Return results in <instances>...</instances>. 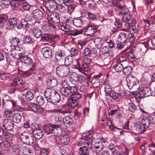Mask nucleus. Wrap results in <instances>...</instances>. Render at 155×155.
Segmentation results:
<instances>
[{
  "instance_id": "nucleus-1",
  "label": "nucleus",
  "mask_w": 155,
  "mask_h": 155,
  "mask_svg": "<svg viewBox=\"0 0 155 155\" xmlns=\"http://www.w3.org/2000/svg\"><path fill=\"white\" fill-rule=\"evenodd\" d=\"M131 15L129 12H127L123 15L122 20L125 22L124 24V27L127 29H129L130 31L132 30L133 32H136L139 28V25L137 23L136 20L132 19L131 22H128L131 20Z\"/></svg>"
},
{
  "instance_id": "nucleus-2",
  "label": "nucleus",
  "mask_w": 155,
  "mask_h": 155,
  "mask_svg": "<svg viewBox=\"0 0 155 155\" xmlns=\"http://www.w3.org/2000/svg\"><path fill=\"white\" fill-rule=\"evenodd\" d=\"M44 94L47 100L49 102L55 104L60 101V96L59 93L53 89H47Z\"/></svg>"
},
{
  "instance_id": "nucleus-3",
  "label": "nucleus",
  "mask_w": 155,
  "mask_h": 155,
  "mask_svg": "<svg viewBox=\"0 0 155 155\" xmlns=\"http://www.w3.org/2000/svg\"><path fill=\"white\" fill-rule=\"evenodd\" d=\"M44 131L48 134H53L54 136H58L61 133L60 126L58 125L50 123L48 126H45L43 127Z\"/></svg>"
},
{
  "instance_id": "nucleus-4",
  "label": "nucleus",
  "mask_w": 155,
  "mask_h": 155,
  "mask_svg": "<svg viewBox=\"0 0 155 155\" xmlns=\"http://www.w3.org/2000/svg\"><path fill=\"white\" fill-rule=\"evenodd\" d=\"M95 132L91 131H88L86 132H84L82 134L83 137H87L90 136L88 139H82L81 140V142L84 143L85 146L84 147H86L87 149H91L92 147V140L93 139H94L93 137V135L94 134Z\"/></svg>"
},
{
  "instance_id": "nucleus-5",
  "label": "nucleus",
  "mask_w": 155,
  "mask_h": 155,
  "mask_svg": "<svg viewBox=\"0 0 155 155\" xmlns=\"http://www.w3.org/2000/svg\"><path fill=\"white\" fill-rule=\"evenodd\" d=\"M70 67L66 64H59L56 68V74L61 77H66L70 73Z\"/></svg>"
},
{
  "instance_id": "nucleus-6",
  "label": "nucleus",
  "mask_w": 155,
  "mask_h": 155,
  "mask_svg": "<svg viewBox=\"0 0 155 155\" xmlns=\"http://www.w3.org/2000/svg\"><path fill=\"white\" fill-rule=\"evenodd\" d=\"M20 139L24 143L30 145L33 143V135L29 131H25L22 133L20 136Z\"/></svg>"
},
{
  "instance_id": "nucleus-7",
  "label": "nucleus",
  "mask_w": 155,
  "mask_h": 155,
  "mask_svg": "<svg viewBox=\"0 0 155 155\" xmlns=\"http://www.w3.org/2000/svg\"><path fill=\"white\" fill-rule=\"evenodd\" d=\"M40 125L38 123H33L30 125L32 132L35 138L39 140L41 138L43 135L42 130L40 128Z\"/></svg>"
},
{
  "instance_id": "nucleus-8",
  "label": "nucleus",
  "mask_w": 155,
  "mask_h": 155,
  "mask_svg": "<svg viewBox=\"0 0 155 155\" xmlns=\"http://www.w3.org/2000/svg\"><path fill=\"white\" fill-rule=\"evenodd\" d=\"M125 92L122 90L119 87H117L114 88L110 93L109 94V96L114 99H117L121 96L123 92Z\"/></svg>"
},
{
  "instance_id": "nucleus-9",
  "label": "nucleus",
  "mask_w": 155,
  "mask_h": 155,
  "mask_svg": "<svg viewBox=\"0 0 155 155\" xmlns=\"http://www.w3.org/2000/svg\"><path fill=\"white\" fill-rule=\"evenodd\" d=\"M58 3L57 0L50 1V2L46 1L45 6L48 10L49 12H52L57 10Z\"/></svg>"
},
{
  "instance_id": "nucleus-10",
  "label": "nucleus",
  "mask_w": 155,
  "mask_h": 155,
  "mask_svg": "<svg viewBox=\"0 0 155 155\" xmlns=\"http://www.w3.org/2000/svg\"><path fill=\"white\" fill-rule=\"evenodd\" d=\"M14 124L10 119H5L2 123V127L6 130L11 131L13 130Z\"/></svg>"
},
{
  "instance_id": "nucleus-11",
  "label": "nucleus",
  "mask_w": 155,
  "mask_h": 155,
  "mask_svg": "<svg viewBox=\"0 0 155 155\" xmlns=\"http://www.w3.org/2000/svg\"><path fill=\"white\" fill-rule=\"evenodd\" d=\"M76 64L75 65V68L78 69L79 71L84 73V72H87L89 70L88 65L85 63H83L80 65L78 59L76 60Z\"/></svg>"
},
{
  "instance_id": "nucleus-12",
  "label": "nucleus",
  "mask_w": 155,
  "mask_h": 155,
  "mask_svg": "<svg viewBox=\"0 0 155 155\" xmlns=\"http://www.w3.org/2000/svg\"><path fill=\"white\" fill-rule=\"evenodd\" d=\"M19 55L21 63L28 64H30L33 63L32 59L28 55H25L24 54L22 53H19Z\"/></svg>"
},
{
  "instance_id": "nucleus-13",
  "label": "nucleus",
  "mask_w": 155,
  "mask_h": 155,
  "mask_svg": "<svg viewBox=\"0 0 155 155\" xmlns=\"http://www.w3.org/2000/svg\"><path fill=\"white\" fill-rule=\"evenodd\" d=\"M116 8H115V12L117 15L119 16H122L127 12H128V10L126 6H121L116 7Z\"/></svg>"
},
{
  "instance_id": "nucleus-14",
  "label": "nucleus",
  "mask_w": 155,
  "mask_h": 155,
  "mask_svg": "<svg viewBox=\"0 0 155 155\" xmlns=\"http://www.w3.org/2000/svg\"><path fill=\"white\" fill-rule=\"evenodd\" d=\"M64 53L61 50L56 51L54 54L55 58L57 61H65L68 60V58H65L64 56Z\"/></svg>"
},
{
  "instance_id": "nucleus-15",
  "label": "nucleus",
  "mask_w": 155,
  "mask_h": 155,
  "mask_svg": "<svg viewBox=\"0 0 155 155\" xmlns=\"http://www.w3.org/2000/svg\"><path fill=\"white\" fill-rule=\"evenodd\" d=\"M134 129L135 130V133L139 134H141L145 132L146 130L140 122H137L135 123L134 125Z\"/></svg>"
},
{
  "instance_id": "nucleus-16",
  "label": "nucleus",
  "mask_w": 155,
  "mask_h": 155,
  "mask_svg": "<svg viewBox=\"0 0 155 155\" xmlns=\"http://www.w3.org/2000/svg\"><path fill=\"white\" fill-rule=\"evenodd\" d=\"M17 21V18L15 17H13L10 19L6 25L7 29L9 30L14 28L15 27L17 28L18 25Z\"/></svg>"
},
{
  "instance_id": "nucleus-17",
  "label": "nucleus",
  "mask_w": 155,
  "mask_h": 155,
  "mask_svg": "<svg viewBox=\"0 0 155 155\" xmlns=\"http://www.w3.org/2000/svg\"><path fill=\"white\" fill-rule=\"evenodd\" d=\"M102 74L101 73L94 76L91 78V83L94 87H97L101 84L100 79L99 77H101Z\"/></svg>"
},
{
  "instance_id": "nucleus-18",
  "label": "nucleus",
  "mask_w": 155,
  "mask_h": 155,
  "mask_svg": "<svg viewBox=\"0 0 155 155\" xmlns=\"http://www.w3.org/2000/svg\"><path fill=\"white\" fill-rule=\"evenodd\" d=\"M48 20L50 23H58L60 21L59 16L57 13H52L49 17Z\"/></svg>"
},
{
  "instance_id": "nucleus-19",
  "label": "nucleus",
  "mask_w": 155,
  "mask_h": 155,
  "mask_svg": "<svg viewBox=\"0 0 155 155\" xmlns=\"http://www.w3.org/2000/svg\"><path fill=\"white\" fill-rule=\"evenodd\" d=\"M97 28L96 26H89L84 30V33L87 36H91L94 34L97 31Z\"/></svg>"
},
{
  "instance_id": "nucleus-20",
  "label": "nucleus",
  "mask_w": 155,
  "mask_h": 155,
  "mask_svg": "<svg viewBox=\"0 0 155 155\" xmlns=\"http://www.w3.org/2000/svg\"><path fill=\"white\" fill-rule=\"evenodd\" d=\"M139 91L140 92V97L144 98L149 96L151 95V92L150 90V88L147 87H144L143 88L140 89Z\"/></svg>"
},
{
  "instance_id": "nucleus-21",
  "label": "nucleus",
  "mask_w": 155,
  "mask_h": 155,
  "mask_svg": "<svg viewBox=\"0 0 155 155\" xmlns=\"http://www.w3.org/2000/svg\"><path fill=\"white\" fill-rule=\"evenodd\" d=\"M127 84L129 89H131L134 85L138 83V81L133 77H129L126 79Z\"/></svg>"
},
{
  "instance_id": "nucleus-22",
  "label": "nucleus",
  "mask_w": 155,
  "mask_h": 155,
  "mask_svg": "<svg viewBox=\"0 0 155 155\" xmlns=\"http://www.w3.org/2000/svg\"><path fill=\"white\" fill-rule=\"evenodd\" d=\"M41 52L44 57L46 58H48L52 55V50L51 48L46 47L43 48Z\"/></svg>"
},
{
  "instance_id": "nucleus-23",
  "label": "nucleus",
  "mask_w": 155,
  "mask_h": 155,
  "mask_svg": "<svg viewBox=\"0 0 155 155\" xmlns=\"http://www.w3.org/2000/svg\"><path fill=\"white\" fill-rule=\"evenodd\" d=\"M29 106L31 110L35 113H39L42 112L43 111V109L41 107L35 103L30 104Z\"/></svg>"
},
{
  "instance_id": "nucleus-24",
  "label": "nucleus",
  "mask_w": 155,
  "mask_h": 155,
  "mask_svg": "<svg viewBox=\"0 0 155 155\" xmlns=\"http://www.w3.org/2000/svg\"><path fill=\"white\" fill-rule=\"evenodd\" d=\"M128 38V34L124 32H121L118 37V41L120 43L125 44Z\"/></svg>"
},
{
  "instance_id": "nucleus-25",
  "label": "nucleus",
  "mask_w": 155,
  "mask_h": 155,
  "mask_svg": "<svg viewBox=\"0 0 155 155\" xmlns=\"http://www.w3.org/2000/svg\"><path fill=\"white\" fill-rule=\"evenodd\" d=\"M29 27V24L27 21L25 19H23L21 20L20 24L18 25L17 28L19 29L23 28L24 30L26 31L28 30Z\"/></svg>"
},
{
  "instance_id": "nucleus-26",
  "label": "nucleus",
  "mask_w": 155,
  "mask_h": 155,
  "mask_svg": "<svg viewBox=\"0 0 155 155\" xmlns=\"http://www.w3.org/2000/svg\"><path fill=\"white\" fill-rule=\"evenodd\" d=\"M99 120L102 122L101 124L104 126H108L110 124L111 125L112 124L110 120L107 118L105 114L103 115L102 117L99 118Z\"/></svg>"
},
{
  "instance_id": "nucleus-27",
  "label": "nucleus",
  "mask_w": 155,
  "mask_h": 155,
  "mask_svg": "<svg viewBox=\"0 0 155 155\" xmlns=\"http://www.w3.org/2000/svg\"><path fill=\"white\" fill-rule=\"evenodd\" d=\"M62 120L64 125L67 127L72 125L73 123V118L69 116L64 117Z\"/></svg>"
},
{
  "instance_id": "nucleus-28",
  "label": "nucleus",
  "mask_w": 155,
  "mask_h": 155,
  "mask_svg": "<svg viewBox=\"0 0 155 155\" xmlns=\"http://www.w3.org/2000/svg\"><path fill=\"white\" fill-rule=\"evenodd\" d=\"M23 84L22 78L21 77H18L14 81L11 83V85L12 87H21L22 86Z\"/></svg>"
},
{
  "instance_id": "nucleus-29",
  "label": "nucleus",
  "mask_w": 155,
  "mask_h": 155,
  "mask_svg": "<svg viewBox=\"0 0 155 155\" xmlns=\"http://www.w3.org/2000/svg\"><path fill=\"white\" fill-rule=\"evenodd\" d=\"M47 82L48 86L52 87L56 86L58 84L56 79L54 78H48L47 80Z\"/></svg>"
},
{
  "instance_id": "nucleus-30",
  "label": "nucleus",
  "mask_w": 155,
  "mask_h": 155,
  "mask_svg": "<svg viewBox=\"0 0 155 155\" xmlns=\"http://www.w3.org/2000/svg\"><path fill=\"white\" fill-rule=\"evenodd\" d=\"M73 25L77 27H81L83 25V20L81 17L74 18L73 21Z\"/></svg>"
},
{
  "instance_id": "nucleus-31",
  "label": "nucleus",
  "mask_w": 155,
  "mask_h": 155,
  "mask_svg": "<svg viewBox=\"0 0 155 155\" xmlns=\"http://www.w3.org/2000/svg\"><path fill=\"white\" fill-rule=\"evenodd\" d=\"M59 138L61 143L64 145L68 144L70 141L69 137L67 135H61L60 136Z\"/></svg>"
},
{
  "instance_id": "nucleus-32",
  "label": "nucleus",
  "mask_w": 155,
  "mask_h": 155,
  "mask_svg": "<svg viewBox=\"0 0 155 155\" xmlns=\"http://www.w3.org/2000/svg\"><path fill=\"white\" fill-rule=\"evenodd\" d=\"M33 15L36 19H41L43 16V13L41 11L36 9L33 11Z\"/></svg>"
},
{
  "instance_id": "nucleus-33",
  "label": "nucleus",
  "mask_w": 155,
  "mask_h": 155,
  "mask_svg": "<svg viewBox=\"0 0 155 155\" xmlns=\"http://www.w3.org/2000/svg\"><path fill=\"white\" fill-rule=\"evenodd\" d=\"M58 26L60 29L65 32H68L71 27L70 25L66 24L63 23H60L58 25Z\"/></svg>"
},
{
  "instance_id": "nucleus-34",
  "label": "nucleus",
  "mask_w": 155,
  "mask_h": 155,
  "mask_svg": "<svg viewBox=\"0 0 155 155\" xmlns=\"http://www.w3.org/2000/svg\"><path fill=\"white\" fill-rule=\"evenodd\" d=\"M94 42L97 48L99 49L102 47L104 43V41L101 38H96L94 39Z\"/></svg>"
},
{
  "instance_id": "nucleus-35",
  "label": "nucleus",
  "mask_w": 155,
  "mask_h": 155,
  "mask_svg": "<svg viewBox=\"0 0 155 155\" xmlns=\"http://www.w3.org/2000/svg\"><path fill=\"white\" fill-rule=\"evenodd\" d=\"M68 107L71 108H74L78 106V101H76L70 98L67 103Z\"/></svg>"
},
{
  "instance_id": "nucleus-36",
  "label": "nucleus",
  "mask_w": 155,
  "mask_h": 155,
  "mask_svg": "<svg viewBox=\"0 0 155 155\" xmlns=\"http://www.w3.org/2000/svg\"><path fill=\"white\" fill-rule=\"evenodd\" d=\"M141 122L142 123V124L146 130L150 127V124H151L147 116L145 118L142 119Z\"/></svg>"
},
{
  "instance_id": "nucleus-37",
  "label": "nucleus",
  "mask_w": 155,
  "mask_h": 155,
  "mask_svg": "<svg viewBox=\"0 0 155 155\" xmlns=\"http://www.w3.org/2000/svg\"><path fill=\"white\" fill-rule=\"evenodd\" d=\"M78 152L79 155H89V150L84 146H82L79 148Z\"/></svg>"
},
{
  "instance_id": "nucleus-38",
  "label": "nucleus",
  "mask_w": 155,
  "mask_h": 155,
  "mask_svg": "<svg viewBox=\"0 0 155 155\" xmlns=\"http://www.w3.org/2000/svg\"><path fill=\"white\" fill-rule=\"evenodd\" d=\"M51 113L53 114H65L67 113V110L65 109L64 107H61L58 109H54L51 111Z\"/></svg>"
},
{
  "instance_id": "nucleus-39",
  "label": "nucleus",
  "mask_w": 155,
  "mask_h": 155,
  "mask_svg": "<svg viewBox=\"0 0 155 155\" xmlns=\"http://www.w3.org/2000/svg\"><path fill=\"white\" fill-rule=\"evenodd\" d=\"M2 146L3 148V151L8 153V150L11 146V144L7 140H5L3 142Z\"/></svg>"
},
{
  "instance_id": "nucleus-40",
  "label": "nucleus",
  "mask_w": 155,
  "mask_h": 155,
  "mask_svg": "<svg viewBox=\"0 0 155 155\" xmlns=\"http://www.w3.org/2000/svg\"><path fill=\"white\" fill-rule=\"evenodd\" d=\"M21 119V116L20 114L16 113L13 115L12 120L15 123H18L20 122Z\"/></svg>"
},
{
  "instance_id": "nucleus-41",
  "label": "nucleus",
  "mask_w": 155,
  "mask_h": 155,
  "mask_svg": "<svg viewBox=\"0 0 155 155\" xmlns=\"http://www.w3.org/2000/svg\"><path fill=\"white\" fill-rule=\"evenodd\" d=\"M32 34L36 38L41 37L42 34L41 30L38 28H35L32 30Z\"/></svg>"
},
{
  "instance_id": "nucleus-42",
  "label": "nucleus",
  "mask_w": 155,
  "mask_h": 155,
  "mask_svg": "<svg viewBox=\"0 0 155 155\" xmlns=\"http://www.w3.org/2000/svg\"><path fill=\"white\" fill-rule=\"evenodd\" d=\"M79 75H78L76 73L73 74L71 77L70 81L74 85L77 84L78 81Z\"/></svg>"
},
{
  "instance_id": "nucleus-43",
  "label": "nucleus",
  "mask_w": 155,
  "mask_h": 155,
  "mask_svg": "<svg viewBox=\"0 0 155 155\" xmlns=\"http://www.w3.org/2000/svg\"><path fill=\"white\" fill-rule=\"evenodd\" d=\"M21 41L19 38L17 37H12V39L10 41V43L12 46H13L15 48V46L17 45Z\"/></svg>"
},
{
  "instance_id": "nucleus-44",
  "label": "nucleus",
  "mask_w": 155,
  "mask_h": 155,
  "mask_svg": "<svg viewBox=\"0 0 155 155\" xmlns=\"http://www.w3.org/2000/svg\"><path fill=\"white\" fill-rule=\"evenodd\" d=\"M60 92L61 95L64 97H67L71 96L68 88H60Z\"/></svg>"
},
{
  "instance_id": "nucleus-45",
  "label": "nucleus",
  "mask_w": 155,
  "mask_h": 155,
  "mask_svg": "<svg viewBox=\"0 0 155 155\" xmlns=\"http://www.w3.org/2000/svg\"><path fill=\"white\" fill-rule=\"evenodd\" d=\"M40 37L41 40L43 41H48L51 39L50 34L48 33L42 34Z\"/></svg>"
},
{
  "instance_id": "nucleus-46",
  "label": "nucleus",
  "mask_w": 155,
  "mask_h": 155,
  "mask_svg": "<svg viewBox=\"0 0 155 155\" xmlns=\"http://www.w3.org/2000/svg\"><path fill=\"white\" fill-rule=\"evenodd\" d=\"M21 2L23 8L25 10L29 11L31 7L30 5L25 0H19Z\"/></svg>"
},
{
  "instance_id": "nucleus-47",
  "label": "nucleus",
  "mask_w": 155,
  "mask_h": 155,
  "mask_svg": "<svg viewBox=\"0 0 155 155\" xmlns=\"http://www.w3.org/2000/svg\"><path fill=\"white\" fill-rule=\"evenodd\" d=\"M123 64L122 63H117L116 62V64L115 65L114 68L115 71L118 72H120L123 70L124 66Z\"/></svg>"
},
{
  "instance_id": "nucleus-48",
  "label": "nucleus",
  "mask_w": 155,
  "mask_h": 155,
  "mask_svg": "<svg viewBox=\"0 0 155 155\" xmlns=\"http://www.w3.org/2000/svg\"><path fill=\"white\" fill-rule=\"evenodd\" d=\"M147 45V42H144L139 45V48L141 52L143 53L146 52L148 46Z\"/></svg>"
},
{
  "instance_id": "nucleus-49",
  "label": "nucleus",
  "mask_w": 155,
  "mask_h": 155,
  "mask_svg": "<svg viewBox=\"0 0 155 155\" xmlns=\"http://www.w3.org/2000/svg\"><path fill=\"white\" fill-rule=\"evenodd\" d=\"M93 146L97 150L101 151L104 148V145L101 142H96L93 145Z\"/></svg>"
},
{
  "instance_id": "nucleus-50",
  "label": "nucleus",
  "mask_w": 155,
  "mask_h": 155,
  "mask_svg": "<svg viewBox=\"0 0 155 155\" xmlns=\"http://www.w3.org/2000/svg\"><path fill=\"white\" fill-rule=\"evenodd\" d=\"M36 102L40 106H41L44 102V98L41 96H38L36 99Z\"/></svg>"
},
{
  "instance_id": "nucleus-51",
  "label": "nucleus",
  "mask_w": 155,
  "mask_h": 155,
  "mask_svg": "<svg viewBox=\"0 0 155 155\" xmlns=\"http://www.w3.org/2000/svg\"><path fill=\"white\" fill-rule=\"evenodd\" d=\"M8 19V17L6 14H2L0 15V24L4 25Z\"/></svg>"
},
{
  "instance_id": "nucleus-52",
  "label": "nucleus",
  "mask_w": 155,
  "mask_h": 155,
  "mask_svg": "<svg viewBox=\"0 0 155 155\" xmlns=\"http://www.w3.org/2000/svg\"><path fill=\"white\" fill-rule=\"evenodd\" d=\"M21 2L19 0H12L10 2V5L13 8H17L21 4Z\"/></svg>"
},
{
  "instance_id": "nucleus-53",
  "label": "nucleus",
  "mask_w": 155,
  "mask_h": 155,
  "mask_svg": "<svg viewBox=\"0 0 155 155\" xmlns=\"http://www.w3.org/2000/svg\"><path fill=\"white\" fill-rule=\"evenodd\" d=\"M71 98L73 99L76 101H78L79 99L81 98V94L79 93H76L73 94L72 95L70 96Z\"/></svg>"
},
{
  "instance_id": "nucleus-54",
  "label": "nucleus",
  "mask_w": 155,
  "mask_h": 155,
  "mask_svg": "<svg viewBox=\"0 0 155 155\" xmlns=\"http://www.w3.org/2000/svg\"><path fill=\"white\" fill-rule=\"evenodd\" d=\"M1 6L4 8H7L11 4L10 0H2Z\"/></svg>"
},
{
  "instance_id": "nucleus-55",
  "label": "nucleus",
  "mask_w": 155,
  "mask_h": 155,
  "mask_svg": "<svg viewBox=\"0 0 155 155\" xmlns=\"http://www.w3.org/2000/svg\"><path fill=\"white\" fill-rule=\"evenodd\" d=\"M126 57L125 55H123L120 57L117 60L116 62L117 63H122L124 64V63H128V62L126 60Z\"/></svg>"
},
{
  "instance_id": "nucleus-56",
  "label": "nucleus",
  "mask_w": 155,
  "mask_h": 155,
  "mask_svg": "<svg viewBox=\"0 0 155 155\" xmlns=\"http://www.w3.org/2000/svg\"><path fill=\"white\" fill-rule=\"evenodd\" d=\"M132 70L131 67L127 66L125 67L123 69V73L125 75H128L130 74Z\"/></svg>"
},
{
  "instance_id": "nucleus-57",
  "label": "nucleus",
  "mask_w": 155,
  "mask_h": 155,
  "mask_svg": "<svg viewBox=\"0 0 155 155\" xmlns=\"http://www.w3.org/2000/svg\"><path fill=\"white\" fill-rule=\"evenodd\" d=\"M26 98L28 101H29L32 100L33 98V94L30 91H27L25 94Z\"/></svg>"
},
{
  "instance_id": "nucleus-58",
  "label": "nucleus",
  "mask_w": 155,
  "mask_h": 155,
  "mask_svg": "<svg viewBox=\"0 0 155 155\" xmlns=\"http://www.w3.org/2000/svg\"><path fill=\"white\" fill-rule=\"evenodd\" d=\"M57 9L59 12L61 13L64 12L66 10V8L65 6L61 4V3H58L57 5Z\"/></svg>"
},
{
  "instance_id": "nucleus-59",
  "label": "nucleus",
  "mask_w": 155,
  "mask_h": 155,
  "mask_svg": "<svg viewBox=\"0 0 155 155\" xmlns=\"http://www.w3.org/2000/svg\"><path fill=\"white\" fill-rule=\"evenodd\" d=\"M13 114V111L8 109L5 110L3 114V115L5 117L8 118H11Z\"/></svg>"
},
{
  "instance_id": "nucleus-60",
  "label": "nucleus",
  "mask_w": 155,
  "mask_h": 155,
  "mask_svg": "<svg viewBox=\"0 0 155 155\" xmlns=\"http://www.w3.org/2000/svg\"><path fill=\"white\" fill-rule=\"evenodd\" d=\"M12 149L13 153L17 154L19 153L20 149L18 145L14 144L12 146Z\"/></svg>"
},
{
  "instance_id": "nucleus-61",
  "label": "nucleus",
  "mask_w": 155,
  "mask_h": 155,
  "mask_svg": "<svg viewBox=\"0 0 155 155\" xmlns=\"http://www.w3.org/2000/svg\"><path fill=\"white\" fill-rule=\"evenodd\" d=\"M42 29L46 31H49L51 30V26L48 23H43L42 26Z\"/></svg>"
},
{
  "instance_id": "nucleus-62",
  "label": "nucleus",
  "mask_w": 155,
  "mask_h": 155,
  "mask_svg": "<svg viewBox=\"0 0 155 155\" xmlns=\"http://www.w3.org/2000/svg\"><path fill=\"white\" fill-rule=\"evenodd\" d=\"M69 92L70 93V96L72 95L73 94L76 93L78 91V89L75 86H71L68 87Z\"/></svg>"
},
{
  "instance_id": "nucleus-63",
  "label": "nucleus",
  "mask_w": 155,
  "mask_h": 155,
  "mask_svg": "<svg viewBox=\"0 0 155 155\" xmlns=\"http://www.w3.org/2000/svg\"><path fill=\"white\" fill-rule=\"evenodd\" d=\"M83 54L86 57H90L91 55V52L89 48H85L83 51Z\"/></svg>"
},
{
  "instance_id": "nucleus-64",
  "label": "nucleus",
  "mask_w": 155,
  "mask_h": 155,
  "mask_svg": "<svg viewBox=\"0 0 155 155\" xmlns=\"http://www.w3.org/2000/svg\"><path fill=\"white\" fill-rule=\"evenodd\" d=\"M67 32H68L69 35L74 36L78 35L79 34V31L77 30H73L71 27L69 28V30H68Z\"/></svg>"
}]
</instances>
